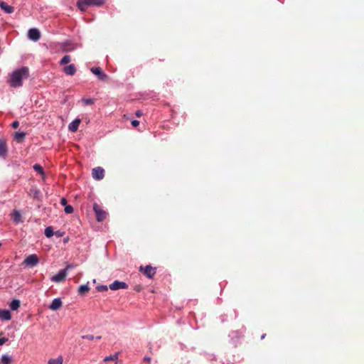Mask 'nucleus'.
Segmentation results:
<instances>
[{
    "label": "nucleus",
    "mask_w": 364,
    "mask_h": 364,
    "mask_svg": "<svg viewBox=\"0 0 364 364\" xmlns=\"http://www.w3.org/2000/svg\"><path fill=\"white\" fill-rule=\"evenodd\" d=\"M29 75L28 68L22 67L11 73L10 75L9 84L12 87H19L23 85V79H26Z\"/></svg>",
    "instance_id": "obj_1"
},
{
    "label": "nucleus",
    "mask_w": 364,
    "mask_h": 364,
    "mask_svg": "<svg viewBox=\"0 0 364 364\" xmlns=\"http://www.w3.org/2000/svg\"><path fill=\"white\" fill-rule=\"evenodd\" d=\"M105 2V0H78L77 1V6L80 11H84L87 9V6H100Z\"/></svg>",
    "instance_id": "obj_2"
},
{
    "label": "nucleus",
    "mask_w": 364,
    "mask_h": 364,
    "mask_svg": "<svg viewBox=\"0 0 364 364\" xmlns=\"http://www.w3.org/2000/svg\"><path fill=\"white\" fill-rule=\"evenodd\" d=\"M93 210L96 215V220L97 222H102L107 217V213L97 203H94Z\"/></svg>",
    "instance_id": "obj_3"
},
{
    "label": "nucleus",
    "mask_w": 364,
    "mask_h": 364,
    "mask_svg": "<svg viewBox=\"0 0 364 364\" xmlns=\"http://www.w3.org/2000/svg\"><path fill=\"white\" fill-rule=\"evenodd\" d=\"M139 271L143 272V274L148 278H153L154 275L156 274V268L152 267L151 265H146L145 267L140 266Z\"/></svg>",
    "instance_id": "obj_4"
},
{
    "label": "nucleus",
    "mask_w": 364,
    "mask_h": 364,
    "mask_svg": "<svg viewBox=\"0 0 364 364\" xmlns=\"http://www.w3.org/2000/svg\"><path fill=\"white\" fill-rule=\"evenodd\" d=\"M67 276V269L60 270L55 275L50 278V280L55 283H60L64 281Z\"/></svg>",
    "instance_id": "obj_5"
},
{
    "label": "nucleus",
    "mask_w": 364,
    "mask_h": 364,
    "mask_svg": "<svg viewBox=\"0 0 364 364\" xmlns=\"http://www.w3.org/2000/svg\"><path fill=\"white\" fill-rule=\"evenodd\" d=\"M38 257L35 254L30 255L24 260V264L29 267H35L38 264Z\"/></svg>",
    "instance_id": "obj_6"
},
{
    "label": "nucleus",
    "mask_w": 364,
    "mask_h": 364,
    "mask_svg": "<svg viewBox=\"0 0 364 364\" xmlns=\"http://www.w3.org/2000/svg\"><path fill=\"white\" fill-rule=\"evenodd\" d=\"M90 70L94 75L97 76L99 80L102 81H105L108 78L107 75L103 73L100 67L92 68Z\"/></svg>",
    "instance_id": "obj_7"
},
{
    "label": "nucleus",
    "mask_w": 364,
    "mask_h": 364,
    "mask_svg": "<svg viewBox=\"0 0 364 364\" xmlns=\"http://www.w3.org/2000/svg\"><path fill=\"white\" fill-rule=\"evenodd\" d=\"M28 37L33 41H38L41 38V33L37 28H30L28 31Z\"/></svg>",
    "instance_id": "obj_8"
},
{
    "label": "nucleus",
    "mask_w": 364,
    "mask_h": 364,
    "mask_svg": "<svg viewBox=\"0 0 364 364\" xmlns=\"http://www.w3.org/2000/svg\"><path fill=\"white\" fill-rule=\"evenodd\" d=\"M60 48L63 52H70L75 49V46L71 41H65L60 44Z\"/></svg>",
    "instance_id": "obj_9"
},
{
    "label": "nucleus",
    "mask_w": 364,
    "mask_h": 364,
    "mask_svg": "<svg viewBox=\"0 0 364 364\" xmlns=\"http://www.w3.org/2000/svg\"><path fill=\"white\" fill-rule=\"evenodd\" d=\"M104 169L101 167H96L92 169V178L96 180H101L104 178Z\"/></svg>",
    "instance_id": "obj_10"
},
{
    "label": "nucleus",
    "mask_w": 364,
    "mask_h": 364,
    "mask_svg": "<svg viewBox=\"0 0 364 364\" xmlns=\"http://www.w3.org/2000/svg\"><path fill=\"white\" fill-rule=\"evenodd\" d=\"M128 285L127 283L120 281H114L113 283L109 284V289L112 290H118L121 289H127Z\"/></svg>",
    "instance_id": "obj_11"
},
{
    "label": "nucleus",
    "mask_w": 364,
    "mask_h": 364,
    "mask_svg": "<svg viewBox=\"0 0 364 364\" xmlns=\"http://www.w3.org/2000/svg\"><path fill=\"white\" fill-rule=\"evenodd\" d=\"M80 119L78 118L75 119L72 122H70L68 125L69 131L72 132H75L78 129V127L80 124Z\"/></svg>",
    "instance_id": "obj_12"
},
{
    "label": "nucleus",
    "mask_w": 364,
    "mask_h": 364,
    "mask_svg": "<svg viewBox=\"0 0 364 364\" xmlns=\"http://www.w3.org/2000/svg\"><path fill=\"white\" fill-rule=\"evenodd\" d=\"M62 304V301L60 298H55L53 300L49 308L53 311H56L61 307Z\"/></svg>",
    "instance_id": "obj_13"
},
{
    "label": "nucleus",
    "mask_w": 364,
    "mask_h": 364,
    "mask_svg": "<svg viewBox=\"0 0 364 364\" xmlns=\"http://www.w3.org/2000/svg\"><path fill=\"white\" fill-rule=\"evenodd\" d=\"M11 319V312L7 309L0 310V320L9 321Z\"/></svg>",
    "instance_id": "obj_14"
},
{
    "label": "nucleus",
    "mask_w": 364,
    "mask_h": 364,
    "mask_svg": "<svg viewBox=\"0 0 364 364\" xmlns=\"http://www.w3.org/2000/svg\"><path fill=\"white\" fill-rule=\"evenodd\" d=\"M63 72L68 75H73L76 72V68L74 64H70L63 68Z\"/></svg>",
    "instance_id": "obj_15"
},
{
    "label": "nucleus",
    "mask_w": 364,
    "mask_h": 364,
    "mask_svg": "<svg viewBox=\"0 0 364 364\" xmlns=\"http://www.w3.org/2000/svg\"><path fill=\"white\" fill-rule=\"evenodd\" d=\"M0 8L6 14H11L14 12V7L9 5L5 1L0 2Z\"/></svg>",
    "instance_id": "obj_16"
},
{
    "label": "nucleus",
    "mask_w": 364,
    "mask_h": 364,
    "mask_svg": "<svg viewBox=\"0 0 364 364\" xmlns=\"http://www.w3.org/2000/svg\"><path fill=\"white\" fill-rule=\"evenodd\" d=\"M7 153V146L4 140L0 139V156L5 158Z\"/></svg>",
    "instance_id": "obj_17"
},
{
    "label": "nucleus",
    "mask_w": 364,
    "mask_h": 364,
    "mask_svg": "<svg viewBox=\"0 0 364 364\" xmlns=\"http://www.w3.org/2000/svg\"><path fill=\"white\" fill-rule=\"evenodd\" d=\"M118 358H119V353H115L113 355H110L109 356H106L105 358H104V361L105 362H108V361H115V363H117V360H118Z\"/></svg>",
    "instance_id": "obj_18"
},
{
    "label": "nucleus",
    "mask_w": 364,
    "mask_h": 364,
    "mask_svg": "<svg viewBox=\"0 0 364 364\" xmlns=\"http://www.w3.org/2000/svg\"><path fill=\"white\" fill-rule=\"evenodd\" d=\"M90 290V287L88 283L86 284L80 285L78 288V294L80 295H83L85 293L87 292Z\"/></svg>",
    "instance_id": "obj_19"
},
{
    "label": "nucleus",
    "mask_w": 364,
    "mask_h": 364,
    "mask_svg": "<svg viewBox=\"0 0 364 364\" xmlns=\"http://www.w3.org/2000/svg\"><path fill=\"white\" fill-rule=\"evenodd\" d=\"M20 301L18 300V299H14L11 301V302L10 303V309L12 310V311H16L17 310L19 307H20Z\"/></svg>",
    "instance_id": "obj_20"
},
{
    "label": "nucleus",
    "mask_w": 364,
    "mask_h": 364,
    "mask_svg": "<svg viewBox=\"0 0 364 364\" xmlns=\"http://www.w3.org/2000/svg\"><path fill=\"white\" fill-rule=\"evenodd\" d=\"M26 136V133L24 132H17L14 135L15 139L20 142Z\"/></svg>",
    "instance_id": "obj_21"
},
{
    "label": "nucleus",
    "mask_w": 364,
    "mask_h": 364,
    "mask_svg": "<svg viewBox=\"0 0 364 364\" xmlns=\"http://www.w3.org/2000/svg\"><path fill=\"white\" fill-rule=\"evenodd\" d=\"M44 234L48 238L51 237L54 235L53 228L51 226L46 228Z\"/></svg>",
    "instance_id": "obj_22"
},
{
    "label": "nucleus",
    "mask_w": 364,
    "mask_h": 364,
    "mask_svg": "<svg viewBox=\"0 0 364 364\" xmlns=\"http://www.w3.org/2000/svg\"><path fill=\"white\" fill-rule=\"evenodd\" d=\"M63 357L59 356L57 358H51L48 360V364H63Z\"/></svg>",
    "instance_id": "obj_23"
},
{
    "label": "nucleus",
    "mask_w": 364,
    "mask_h": 364,
    "mask_svg": "<svg viewBox=\"0 0 364 364\" xmlns=\"http://www.w3.org/2000/svg\"><path fill=\"white\" fill-rule=\"evenodd\" d=\"M1 360L3 364H11V357L7 354H4L1 356Z\"/></svg>",
    "instance_id": "obj_24"
},
{
    "label": "nucleus",
    "mask_w": 364,
    "mask_h": 364,
    "mask_svg": "<svg viewBox=\"0 0 364 364\" xmlns=\"http://www.w3.org/2000/svg\"><path fill=\"white\" fill-rule=\"evenodd\" d=\"M33 169L36 171H37L38 173H40L41 175L44 174L43 168L40 164H35L33 166Z\"/></svg>",
    "instance_id": "obj_25"
},
{
    "label": "nucleus",
    "mask_w": 364,
    "mask_h": 364,
    "mask_svg": "<svg viewBox=\"0 0 364 364\" xmlns=\"http://www.w3.org/2000/svg\"><path fill=\"white\" fill-rule=\"evenodd\" d=\"M70 61V55H65L63 57V58L60 61V65H65Z\"/></svg>",
    "instance_id": "obj_26"
},
{
    "label": "nucleus",
    "mask_w": 364,
    "mask_h": 364,
    "mask_svg": "<svg viewBox=\"0 0 364 364\" xmlns=\"http://www.w3.org/2000/svg\"><path fill=\"white\" fill-rule=\"evenodd\" d=\"M30 193H31V194L33 195V198H38L40 196V191L37 188H31L30 190Z\"/></svg>",
    "instance_id": "obj_27"
},
{
    "label": "nucleus",
    "mask_w": 364,
    "mask_h": 364,
    "mask_svg": "<svg viewBox=\"0 0 364 364\" xmlns=\"http://www.w3.org/2000/svg\"><path fill=\"white\" fill-rule=\"evenodd\" d=\"M82 339H87V340H90V341H92L94 339H96V340H100L101 339V336H96L95 337L94 336L92 335H85V336H82Z\"/></svg>",
    "instance_id": "obj_28"
},
{
    "label": "nucleus",
    "mask_w": 364,
    "mask_h": 364,
    "mask_svg": "<svg viewBox=\"0 0 364 364\" xmlns=\"http://www.w3.org/2000/svg\"><path fill=\"white\" fill-rule=\"evenodd\" d=\"M64 211L67 214H70V213H73L74 209L72 205H65Z\"/></svg>",
    "instance_id": "obj_29"
},
{
    "label": "nucleus",
    "mask_w": 364,
    "mask_h": 364,
    "mask_svg": "<svg viewBox=\"0 0 364 364\" xmlns=\"http://www.w3.org/2000/svg\"><path fill=\"white\" fill-rule=\"evenodd\" d=\"M96 289L98 291H107L108 287L106 285H99Z\"/></svg>",
    "instance_id": "obj_30"
},
{
    "label": "nucleus",
    "mask_w": 364,
    "mask_h": 364,
    "mask_svg": "<svg viewBox=\"0 0 364 364\" xmlns=\"http://www.w3.org/2000/svg\"><path fill=\"white\" fill-rule=\"evenodd\" d=\"M82 101L86 105H90L94 103V100L91 98L83 99Z\"/></svg>",
    "instance_id": "obj_31"
},
{
    "label": "nucleus",
    "mask_w": 364,
    "mask_h": 364,
    "mask_svg": "<svg viewBox=\"0 0 364 364\" xmlns=\"http://www.w3.org/2000/svg\"><path fill=\"white\" fill-rule=\"evenodd\" d=\"M65 232H62L60 230H57L54 232V235H55L57 237H61L64 235Z\"/></svg>",
    "instance_id": "obj_32"
},
{
    "label": "nucleus",
    "mask_w": 364,
    "mask_h": 364,
    "mask_svg": "<svg viewBox=\"0 0 364 364\" xmlns=\"http://www.w3.org/2000/svg\"><path fill=\"white\" fill-rule=\"evenodd\" d=\"M19 126V122L18 121H14L11 124V127L14 129H17Z\"/></svg>",
    "instance_id": "obj_33"
},
{
    "label": "nucleus",
    "mask_w": 364,
    "mask_h": 364,
    "mask_svg": "<svg viewBox=\"0 0 364 364\" xmlns=\"http://www.w3.org/2000/svg\"><path fill=\"white\" fill-rule=\"evenodd\" d=\"M7 341L8 339L5 337L0 338V346L4 345Z\"/></svg>",
    "instance_id": "obj_34"
},
{
    "label": "nucleus",
    "mask_w": 364,
    "mask_h": 364,
    "mask_svg": "<svg viewBox=\"0 0 364 364\" xmlns=\"http://www.w3.org/2000/svg\"><path fill=\"white\" fill-rule=\"evenodd\" d=\"M132 125L134 127H137L139 124V122L136 119H134L132 121Z\"/></svg>",
    "instance_id": "obj_35"
},
{
    "label": "nucleus",
    "mask_w": 364,
    "mask_h": 364,
    "mask_svg": "<svg viewBox=\"0 0 364 364\" xmlns=\"http://www.w3.org/2000/svg\"><path fill=\"white\" fill-rule=\"evenodd\" d=\"M60 204L62 205L65 206V205H67V200H66V198H62L61 200H60Z\"/></svg>",
    "instance_id": "obj_36"
},
{
    "label": "nucleus",
    "mask_w": 364,
    "mask_h": 364,
    "mask_svg": "<svg viewBox=\"0 0 364 364\" xmlns=\"http://www.w3.org/2000/svg\"><path fill=\"white\" fill-rule=\"evenodd\" d=\"M21 217V215L18 212L16 211L15 212V218H14V220L18 222V218Z\"/></svg>",
    "instance_id": "obj_37"
},
{
    "label": "nucleus",
    "mask_w": 364,
    "mask_h": 364,
    "mask_svg": "<svg viewBox=\"0 0 364 364\" xmlns=\"http://www.w3.org/2000/svg\"><path fill=\"white\" fill-rule=\"evenodd\" d=\"M135 114L137 117H140L141 116H142L143 113L141 110H137Z\"/></svg>",
    "instance_id": "obj_38"
},
{
    "label": "nucleus",
    "mask_w": 364,
    "mask_h": 364,
    "mask_svg": "<svg viewBox=\"0 0 364 364\" xmlns=\"http://www.w3.org/2000/svg\"><path fill=\"white\" fill-rule=\"evenodd\" d=\"M144 360L145 361H146V362H150V361H151V358L150 357H149V356H145V357H144Z\"/></svg>",
    "instance_id": "obj_39"
},
{
    "label": "nucleus",
    "mask_w": 364,
    "mask_h": 364,
    "mask_svg": "<svg viewBox=\"0 0 364 364\" xmlns=\"http://www.w3.org/2000/svg\"><path fill=\"white\" fill-rule=\"evenodd\" d=\"M72 268H73V266L69 264V265H67L65 269H67V271H68V269H72Z\"/></svg>",
    "instance_id": "obj_40"
},
{
    "label": "nucleus",
    "mask_w": 364,
    "mask_h": 364,
    "mask_svg": "<svg viewBox=\"0 0 364 364\" xmlns=\"http://www.w3.org/2000/svg\"><path fill=\"white\" fill-rule=\"evenodd\" d=\"M266 334H263L262 336H261V339H264V337H265Z\"/></svg>",
    "instance_id": "obj_41"
},
{
    "label": "nucleus",
    "mask_w": 364,
    "mask_h": 364,
    "mask_svg": "<svg viewBox=\"0 0 364 364\" xmlns=\"http://www.w3.org/2000/svg\"><path fill=\"white\" fill-rule=\"evenodd\" d=\"M68 238L64 240V242H66L68 241Z\"/></svg>",
    "instance_id": "obj_42"
},
{
    "label": "nucleus",
    "mask_w": 364,
    "mask_h": 364,
    "mask_svg": "<svg viewBox=\"0 0 364 364\" xmlns=\"http://www.w3.org/2000/svg\"><path fill=\"white\" fill-rule=\"evenodd\" d=\"M1 246V243L0 242V247Z\"/></svg>",
    "instance_id": "obj_43"
}]
</instances>
